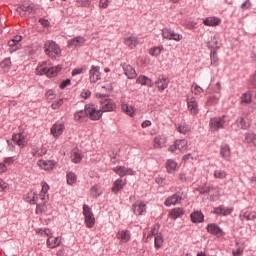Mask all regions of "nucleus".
<instances>
[{"mask_svg": "<svg viewBox=\"0 0 256 256\" xmlns=\"http://www.w3.org/2000/svg\"><path fill=\"white\" fill-rule=\"evenodd\" d=\"M61 71V66L49 67L47 62H42L36 68V75H47L48 77H56Z\"/></svg>", "mask_w": 256, "mask_h": 256, "instance_id": "f257e3e1", "label": "nucleus"}, {"mask_svg": "<svg viewBox=\"0 0 256 256\" xmlns=\"http://www.w3.org/2000/svg\"><path fill=\"white\" fill-rule=\"evenodd\" d=\"M44 51L45 54L51 59H56L61 55V48L59 47V45H57V43L51 40L47 41L44 44Z\"/></svg>", "mask_w": 256, "mask_h": 256, "instance_id": "f03ea898", "label": "nucleus"}, {"mask_svg": "<svg viewBox=\"0 0 256 256\" xmlns=\"http://www.w3.org/2000/svg\"><path fill=\"white\" fill-rule=\"evenodd\" d=\"M20 17H24L25 19H33L37 13V7L32 3H25L18 9Z\"/></svg>", "mask_w": 256, "mask_h": 256, "instance_id": "7ed1b4c3", "label": "nucleus"}, {"mask_svg": "<svg viewBox=\"0 0 256 256\" xmlns=\"http://www.w3.org/2000/svg\"><path fill=\"white\" fill-rule=\"evenodd\" d=\"M83 215L85 217L86 227H88V229H92V227L95 226V215L93 214L91 207L87 204L83 205Z\"/></svg>", "mask_w": 256, "mask_h": 256, "instance_id": "20e7f679", "label": "nucleus"}, {"mask_svg": "<svg viewBox=\"0 0 256 256\" xmlns=\"http://www.w3.org/2000/svg\"><path fill=\"white\" fill-rule=\"evenodd\" d=\"M85 109L86 115L90 117L91 121H99V119L103 117V112L101 110H97L95 104H87Z\"/></svg>", "mask_w": 256, "mask_h": 256, "instance_id": "39448f33", "label": "nucleus"}, {"mask_svg": "<svg viewBox=\"0 0 256 256\" xmlns=\"http://www.w3.org/2000/svg\"><path fill=\"white\" fill-rule=\"evenodd\" d=\"M162 37L163 39H166L167 41H182L183 35L175 32V30H171L170 28H164L162 29Z\"/></svg>", "mask_w": 256, "mask_h": 256, "instance_id": "423d86ee", "label": "nucleus"}, {"mask_svg": "<svg viewBox=\"0 0 256 256\" xmlns=\"http://www.w3.org/2000/svg\"><path fill=\"white\" fill-rule=\"evenodd\" d=\"M181 201H183V192L182 190H178L164 201V205L166 207H171V205H181Z\"/></svg>", "mask_w": 256, "mask_h": 256, "instance_id": "0eeeda50", "label": "nucleus"}, {"mask_svg": "<svg viewBox=\"0 0 256 256\" xmlns=\"http://www.w3.org/2000/svg\"><path fill=\"white\" fill-rule=\"evenodd\" d=\"M89 81L91 85H95L97 81H101V67L92 65L89 70Z\"/></svg>", "mask_w": 256, "mask_h": 256, "instance_id": "6e6552de", "label": "nucleus"}, {"mask_svg": "<svg viewBox=\"0 0 256 256\" xmlns=\"http://www.w3.org/2000/svg\"><path fill=\"white\" fill-rule=\"evenodd\" d=\"M21 41H23V36L16 35L13 39L8 41V51L9 53H15V51H19L21 49Z\"/></svg>", "mask_w": 256, "mask_h": 256, "instance_id": "1a4fd4ad", "label": "nucleus"}, {"mask_svg": "<svg viewBox=\"0 0 256 256\" xmlns=\"http://www.w3.org/2000/svg\"><path fill=\"white\" fill-rule=\"evenodd\" d=\"M39 196H40L42 203L37 204V206H36L37 215H39L40 213H45V211H47V201H49V194L40 192Z\"/></svg>", "mask_w": 256, "mask_h": 256, "instance_id": "9d476101", "label": "nucleus"}, {"mask_svg": "<svg viewBox=\"0 0 256 256\" xmlns=\"http://www.w3.org/2000/svg\"><path fill=\"white\" fill-rule=\"evenodd\" d=\"M223 125H225V120L223 117L212 118L209 122L211 131H219L220 129H223Z\"/></svg>", "mask_w": 256, "mask_h": 256, "instance_id": "9b49d317", "label": "nucleus"}, {"mask_svg": "<svg viewBox=\"0 0 256 256\" xmlns=\"http://www.w3.org/2000/svg\"><path fill=\"white\" fill-rule=\"evenodd\" d=\"M132 211L135 215H144L147 212V204L143 201H136L132 205Z\"/></svg>", "mask_w": 256, "mask_h": 256, "instance_id": "f8f14e48", "label": "nucleus"}, {"mask_svg": "<svg viewBox=\"0 0 256 256\" xmlns=\"http://www.w3.org/2000/svg\"><path fill=\"white\" fill-rule=\"evenodd\" d=\"M116 175H119V177H125L127 175H135V172L133 169L125 166H116L112 169Z\"/></svg>", "mask_w": 256, "mask_h": 256, "instance_id": "ddd939ff", "label": "nucleus"}, {"mask_svg": "<svg viewBox=\"0 0 256 256\" xmlns=\"http://www.w3.org/2000/svg\"><path fill=\"white\" fill-rule=\"evenodd\" d=\"M85 37L78 36L68 40V49H77V47H83L85 45Z\"/></svg>", "mask_w": 256, "mask_h": 256, "instance_id": "4468645a", "label": "nucleus"}, {"mask_svg": "<svg viewBox=\"0 0 256 256\" xmlns=\"http://www.w3.org/2000/svg\"><path fill=\"white\" fill-rule=\"evenodd\" d=\"M155 85L157 86L158 91L163 93V91L169 87V79L163 75H160L155 81Z\"/></svg>", "mask_w": 256, "mask_h": 256, "instance_id": "2eb2a0df", "label": "nucleus"}, {"mask_svg": "<svg viewBox=\"0 0 256 256\" xmlns=\"http://www.w3.org/2000/svg\"><path fill=\"white\" fill-rule=\"evenodd\" d=\"M153 147L154 149H163L167 147V136L165 135L156 136L153 140Z\"/></svg>", "mask_w": 256, "mask_h": 256, "instance_id": "dca6fc26", "label": "nucleus"}, {"mask_svg": "<svg viewBox=\"0 0 256 256\" xmlns=\"http://www.w3.org/2000/svg\"><path fill=\"white\" fill-rule=\"evenodd\" d=\"M115 110V102L109 98H105L104 100L101 101V109L102 113H107L109 111H114Z\"/></svg>", "mask_w": 256, "mask_h": 256, "instance_id": "f3484780", "label": "nucleus"}, {"mask_svg": "<svg viewBox=\"0 0 256 256\" xmlns=\"http://www.w3.org/2000/svg\"><path fill=\"white\" fill-rule=\"evenodd\" d=\"M63 131H65V124L56 123L51 127L50 133L57 139L63 135Z\"/></svg>", "mask_w": 256, "mask_h": 256, "instance_id": "a211bd4d", "label": "nucleus"}, {"mask_svg": "<svg viewBox=\"0 0 256 256\" xmlns=\"http://www.w3.org/2000/svg\"><path fill=\"white\" fill-rule=\"evenodd\" d=\"M12 141L18 145V147H27V137L24 134L18 133L12 136Z\"/></svg>", "mask_w": 256, "mask_h": 256, "instance_id": "6ab92c4d", "label": "nucleus"}, {"mask_svg": "<svg viewBox=\"0 0 256 256\" xmlns=\"http://www.w3.org/2000/svg\"><path fill=\"white\" fill-rule=\"evenodd\" d=\"M38 167L43 169L44 171H51L55 168V161L53 160H39L37 162Z\"/></svg>", "mask_w": 256, "mask_h": 256, "instance_id": "aec40b11", "label": "nucleus"}, {"mask_svg": "<svg viewBox=\"0 0 256 256\" xmlns=\"http://www.w3.org/2000/svg\"><path fill=\"white\" fill-rule=\"evenodd\" d=\"M126 185H127V180L126 179L123 180L119 178L113 183L111 191L112 193H115L117 195V193L121 191L123 187H125Z\"/></svg>", "mask_w": 256, "mask_h": 256, "instance_id": "412c9836", "label": "nucleus"}, {"mask_svg": "<svg viewBox=\"0 0 256 256\" xmlns=\"http://www.w3.org/2000/svg\"><path fill=\"white\" fill-rule=\"evenodd\" d=\"M116 237L121 243H129L131 241V232L129 230H120L117 232Z\"/></svg>", "mask_w": 256, "mask_h": 256, "instance_id": "4be33fe9", "label": "nucleus"}, {"mask_svg": "<svg viewBox=\"0 0 256 256\" xmlns=\"http://www.w3.org/2000/svg\"><path fill=\"white\" fill-rule=\"evenodd\" d=\"M187 105L188 111H190L192 115H197V113H199V105L197 104V100L195 98L192 97L188 99Z\"/></svg>", "mask_w": 256, "mask_h": 256, "instance_id": "5701e85b", "label": "nucleus"}, {"mask_svg": "<svg viewBox=\"0 0 256 256\" xmlns=\"http://www.w3.org/2000/svg\"><path fill=\"white\" fill-rule=\"evenodd\" d=\"M239 217L241 221H254V219L256 218V211H242Z\"/></svg>", "mask_w": 256, "mask_h": 256, "instance_id": "b1692460", "label": "nucleus"}, {"mask_svg": "<svg viewBox=\"0 0 256 256\" xmlns=\"http://www.w3.org/2000/svg\"><path fill=\"white\" fill-rule=\"evenodd\" d=\"M46 245L47 247H49V249H55V247H59V245H61V238L53 237V234H52L47 239Z\"/></svg>", "mask_w": 256, "mask_h": 256, "instance_id": "393cba45", "label": "nucleus"}, {"mask_svg": "<svg viewBox=\"0 0 256 256\" xmlns=\"http://www.w3.org/2000/svg\"><path fill=\"white\" fill-rule=\"evenodd\" d=\"M124 44L127 45V47H129L130 49H135V47H137V45L139 44V38H137L136 36L126 37L124 39Z\"/></svg>", "mask_w": 256, "mask_h": 256, "instance_id": "a878e982", "label": "nucleus"}, {"mask_svg": "<svg viewBox=\"0 0 256 256\" xmlns=\"http://www.w3.org/2000/svg\"><path fill=\"white\" fill-rule=\"evenodd\" d=\"M124 73L128 79H135L137 77V72H135V68H132L129 64L123 65Z\"/></svg>", "mask_w": 256, "mask_h": 256, "instance_id": "bb28decb", "label": "nucleus"}, {"mask_svg": "<svg viewBox=\"0 0 256 256\" xmlns=\"http://www.w3.org/2000/svg\"><path fill=\"white\" fill-rule=\"evenodd\" d=\"M166 169L168 173H177L179 166L177 165V162L173 159H169L166 162Z\"/></svg>", "mask_w": 256, "mask_h": 256, "instance_id": "cd10ccee", "label": "nucleus"}, {"mask_svg": "<svg viewBox=\"0 0 256 256\" xmlns=\"http://www.w3.org/2000/svg\"><path fill=\"white\" fill-rule=\"evenodd\" d=\"M203 23L206 27H217V25H221V19L217 17H208L204 19Z\"/></svg>", "mask_w": 256, "mask_h": 256, "instance_id": "c85d7f7f", "label": "nucleus"}, {"mask_svg": "<svg viewBox=\"0 0 256 256\" xmlns=\"http://www.w3.org/2000/svg\"><path fill=\"white\" fill-rule=\"evenodd\" d=\"M192 223H203L205 216L201 211H194L190 214Z\"/></svg>", "mask_w": 256, "mask_h": 256, "instance_id": "c756f323", "label": "nucleus"}, {"mask_svg": "<svg viewBox=\"0 0 256 256\" xmlns=\"http://www.w3.org/2000/svg\"><path fill=\"white\" fill-rule=\"evenodd\" d=\"M31 154L33 155V157H43V155H47V148L43 146L40 148L37 146H33Z\"/></svg>", "mask_w": 256, "mask_h": 256, "instance_id": "7c9ffc66", "label": "nucleus"}, {"mask_svg": "<svg viewBox=\"0 0 256 256\" xmlns=\"http://www.w3.org/2000/svg\"><path fill=\"white\" fill-rule=\"evenodd\" d=\"M185 211L183 210V208H173L172 210H170L168 216L170 217V219H179V217H183Z\"/></svg>", "mask_w": 256, "mask_h": 256, "instance_id": "2f4dec72", "label": "nucleus"}, {"mask_svg": "<svg viewBox=\"0 0 256 256\" xmlns=\"http://www.w3.org/2000/svg\"><path fill=\"white\" fill-rule=\"evenodd\" d=\"M208 233H211L212 235H217L220 237V235H223V230L217 226V224H208L207 226Z\"/></svg>", "mask_w": 256, "mask_h": 256, "instance_id": "473e14b6", "label": "nucleus"}, {"mask_svg": "<svg viewBox=\"0 0 256 256\" xmlns=\"http://www.w3.org/2000/svg\"><path fill=\"white\" fill-rule=\"evenodd\" d=\"M87 110H80L74 114V120L78 123H83V121H87Z\"/></svg>", "mask_w": 256, "mask_h": 256, "instance_id": "72a5a7b5", "label": "nucleus"}, {"mask_svg": "<svg viewBox=\"0 0 256 256\" xmlns=\"http://www.w3.org/2000/svg\"><path fill=\"white\" fill-rule=\"evenodd\" d=\"M71 159L73 163H81L83 153L79 149L72 150Z\"/></svg>", "mask_w": 256, "mask_h": 256, "instance_id": "f704fd0d", "label": "nucleus"}, {"mask_svg": "<svg viewBox=\"0 0 256 256\" xmlns=\"http://www.w3.org/2000/svg\"><path fill=\"white\" fill-rule=\"evenodd\" d=\"M176 146L180 153H185V151H187V149L189 148V144L185 139L176 140Z\"/></svg>", "mask_w": 256, "mask_h": 256, "instance_id": "c9c22d12", "label": "nucleus"}, {"mask_svg": "<svg viewBox=\"0 0 256 256\" xmlns=\"http://www.w3.org/2000/svg\"><path fill=\"white\" fill-rule=\"evenodd\" d=\"M136 81L140 85H147L148 87H153V80H151V78L147 76H139Z\"/></svg>", "mask_w": 256, "mask_h": 256, "instance_id": "e433bc0d", "label": "nucleus"}, {"mask_svg": "<svg viewBox=\"0 0 256 256\" xmlns=\"http://www.w3.org/2000/svg\"><path fill=\"white\" fill-rule=\"evenodd\" d=\"M162 52H163V45L154 46L150 48L149 55H151V57H159V55H161Z\"/></svg>", "mask_w": 256, "mask_h": 256, "instance_id": "4c0bfd02", "label": "nucleus"}, {"mask_svg": "<svg viewBox=\"0 0 256 256\" xmlns=\"http://www.w3.org/2000/svg\"><path fill=\"white\" fill-rule=\"evenodd\" d=\"M122 110L126 115H129V117H135V107L129 105V104H123Z\"/></svg>", "mask_w": 256, "mask_h": 256, "instance_id": "58836bf2", "label": "nucleus"}, {"mask_svg": "<svg viewBox=\"0 0 256 256\" xmlns=\"http://www.w3.org/2000/svg\"><path fill=\"white\" fill-rule=\"evenodd\" d=\"M236 124L239 129H248V127L250 126L249 120L247 118H239L236 121Z\"/></svg>", "mask_w": 256, "mask_h": 256, "instance_id": "ea45409f", "label": "nucleus"}, {"mask_svg": "<svg viewBox=\"0 0 256 256\" xmlns=\"http://www.w3.org/2000/svg\"><path fill=\"white\" fill-rule=\"evenodd\" d=\"M66 179L69 185H75L77 183V174L73 172H68L66 175Z\"/></svg>", "mask_w": 256, "mask_h": 256, "instance_id": "a19ab883", "label": "nucleus"}, {"mask_svg": "<svg viewBox=\"0 0 256 256\" xmlns=\"http://www.w3.org/2000/svg\"><path fill=\"white\" fill-rule=\"evenodd\" d=\"M154 247L155 249H161L163 247V235L157 234L154 239Z\"/></svg>", "mask_w": 256, "mask_h": 256, "instance_id": "79ce46f5", "label": "nucleus"}, {"mask_svg": "<svg viewBox=\"0 0 256 256\" xmlns=\"http://www.w3.org/2000/svg\"><path fill=\"white\" fill-rule=\"evenodd\" d=\"M245 141L246 143L253 144L254 147H256V134L255 133H247L245 135Z\"/></svg>", "mask_w": 256, "mask_h": 256, "instance_id": "37998d69", "label": "nucleus"}, {"mask_svg": "<svg viewBox=\"0 0 256 256\" xmlns=\"http://www.w3.org/2000/svg\"><path fill=\"white\" fill-rule=\"evenodd\" d=\"M1 69H4V71H9L11 69V59L6 58L4 59L0 64Z\"/></svg>", "mask_w": 256, "mask_h": 256, "instance_id": "c03bdc74", "label": "nucleus"}, {"mask_svg": "<svg viewBox=\"0 0 256 256\" xmlns=\"http://www.w3.org/2000/svg\"><path fill=\"white\" fill-rule=\"evenodd\" d=\"M90 195L91 197H94V199H97L101 193H99V187L97 185H94L90 189Z\"/></svg>", "mask_w": 256, "mask_h": 256, "instance_id": "a18cd8bd", "label": "nucleus"}, {"mask_svg": "<svg viewBox=\"0 0 256 256\" xmlns=\"http://www.w3.org/2000/svg\"><path fill=\"white\" fill-rule=\"evenodd\" d=\"M38 235H41V237H48L50 235H53V233L48 229V228H44V229H39L37 230Z\"/></svg>", "mask_w": 256, "mask_h": 256, "instance_id": "49530a36", "label": "nucleus"}, {"mask_svg": "<svg viewBox=\"0 0 256 256\" xmlns=\"http://www.w3.org/2000/svg\"><path fill=\"white\" fill-rule=\"evenodd\" d=\"M64 100L63 98H60L58 100H55L52 104H51V109H53L54 111L59 109V107H61V105H63Z\"/></svg>", "mask_w": 256, "mask_h": 256, "instance_id": "de8ad7c7", "label": "nucleus"}, {"mask_svg": "<svg viewBox=\"0 0 256 256\" xmlns=\"http://www.w3.org/2000/svg\"><path fill=\"white\" fill-rule=\"evenodd\" d=\"M9 189V184L0 178V193H5Z\"/></svg>", "mask_w": 256, "mask_h": 256, "instance_id": "09e8293b", "label": "nucleus"}, {"mask_svg": "<svg viewBox=\"0 0 256 256\" xmlns=\"http://www.w3.org/2000/svg\"><path fill=\"white\" fill-rule=\"evenodd\" d=\"M157 235H159V225L155 224L150 231V234L148 235V237H157Z\"/></svg>", "mask_w": 256, "mask_h": 256, "instance_id": "8fccbe9b", "label": "nucleus"}, {"mask_svg": "<svg viewBox=\"0 0 256 256\" xmlns=\"http://www.w3.org/2000/svg\"><path fill=\"white\" fill-rule=\"evenodd\" d=\"M192 93H194V95H201V93H203V88L197 84H194L192 85Z\"/></svg>", "mask_w": 256, "mask_h": 256, "instance_id": "3c124183", "label": "nucleus"}, {"mask_svg": "<svg viewBox=\"0 0 256 256\" xmlns=\"http://www.w3.org/2000/svg\"><path fill=\"white\" fill-rule=\"evenodd\" d=\"M241 101L243 103H251V92H246L242 94Z\"/></svg>", "mask_w": 256, "mask_h": 256, "instance_id": "603ef678", "label": "nucleus"}, {"mask_svg": "<svg viewBox=\"0 0 256 256\" xmlns=\"http://www.w3.org/2000/svg\"><path fill=\"white\" fill-rule=\"evenodd\" d=\"M109 3H111V0H100L98 7L100 9H107V7H109Z\"/></svg>", "mask_w": 256, "mask_h": 256, "instance_id": "864d4df0", "label": "nucleus"}, {"mask_svg": "<svg viewBox=\"0 0 256 256\" xmlns=\"http://www.w3.org/2000/svg\"><path fill=\"white\" fill-rule=\"evenodd\" d=\"M179 133H182L183 135H185L186 133H189V126H187L186 124L180 125L177 128Z\"/></svg>", "mask_w": 256, "mask_h": 256, "instance_id": "5fc2aeb1", "label": "nucleus"}, {"mask_svg": "<svg viewBox=\"0 0 256 256\" xmlns=\"http://www.w3.org/2000/svg\"><path fill=\"white\" fill-rule=\"evenodd\" d=\"M28 195L30 197V205H35L37 203V194H35V192H30Z\"/></svg>", "mask_w": 256, "mask_h": 256, "instance_id": "6e6d98bb", "label": "nucleus"}, {"mask_svg": "<svg viewBox=\"0 0 256 256\" xmlns=\"http://www.w3.org/2000/svg\"><path fill=\"white\" fill-rule=\"evenodd\" d=\"M45 95L47 101H53V99H55L56 97L55 92H53V90H48Z\"/></svg>", "mask_w": 256, "mask_h": 256, "instance_id": "4d7b16f0", "label": "nucleus"}, {"mask_svg": "<svg viewBox=\"0 0 256 256\" xmlns=\"http://www.w3.org/2000/svg\"><path fill=\"white\" fill-rule=\"evenodd\" d=\"M214 213H216V215H225V208H223V206L217 207L214 209Z\"/></svg>", "mask_w": 256, "mask_h": 256, "instance_id": "13d9d810", "label": "nucleus"}, {"mask_svg": "<svg viewBox=\"0 0 256 256\" xmlns=\"http://www.w3.org/2000/svg\"><path fill=\"white\" fill-rule=\"evenodd\" d=\"M41 193H45L46 195L49 193V184H47V182H42Z\"/></svg>", "mask_w": 256, "mask_h": 256, "instance_id": "bf43d9fd", "label": "nucleus"}, {"mask_svg": "<svg viewBox=\"0 0 256 256\" xmlns=\"http://www.w3.org/2000/svg\"><path fill=\"white\" fill-rule=\"evenodd\" d=\"M232 255L233 256H241L243 255V248L238 247L236 250L232 251Z\"/></svg>", "mask_w": 256, "mask_h": 256, "instance_id": "052dcab7", "label": "nucleus"}, {"mask_svg": "<svg viewBox=\"0 0 256 256\" xmlns=\"http://www.w3.org/2000/svg\"><path fill=\"white\" fill-rule=\"evenodd\" d=\"M89 97H91V91H89V90L82 91V93H81L82 99H89Z\"/></svg>", "mask_w": 256, "mask_h": 256, "instance_id": "680f3d73", "label": "nucleus"}, {"mask_svg": "<svg viewBox=\"0 0 256 256\" xmlns=\"http://www.w3.org/2000/svg\"><path fill=\"white\" fill-rule=\"evenodd\" d=\"M168 151L170 153H175V151H179V149L177 148V142H174L173 145L169 146Z\"/></svg>", "mask_w": 256, "mask_h": 256, "instance_id": "e2e57ef3", "label": "nucleus"}, {"mask_svg": "<svg viewBox=\"0 0 256 256\" xmlns=\"http://www.w3.org/2000/svg\"><path fill=\"white\" fill-rule=\"evenodd\" d=\"M151 125H153L151 123V120H145L144 122H142L141 127L142 129H147V127H151Z\"/></svg>", "mask_w": 256, "mask_h": 256, "instance_id": "0e129e2a", "label": "nucleus"}, {"mask_svg": "<svg viewBox=\"0 0 256 256\" xmlns=\"http://www.w3.org/2000/svg\"><path fill=\"white\" fill-rule=\"evenodd\" d=\"M67 85H71V80H69V79L64 80V81L60 84V89H65V87H67Z\"/></svg>", "mask_w": 256, "mask_h": 256, "instance_id": "69168bd1", "label": "nucleus"}, {"mask_svg": "<svg viewBox=\"0 0 256 256\" xmlns=\"http://www.w3.org/2000/svg\"><path fill=\"white\" fill-rule=\"evenodd\" d=\"M242 9H251V2L249 0H246L243 4H242Z\"/></svg>", "mask_w": 256, "mask_h": 256, "instance_id": "338daca9", "label": "nucleus"}, {"mask_svg": "<svg viewBox=\"0 0 256 256\" xmlns=\"http://www.w3.org/2000/svg\"><path fill=\"white\" fill-rule=\"evenodd\" d=\"M81 73H83V68H76L72 71V75H81Z\"/></svg>", "mask_w": 256, "mask_h": 256, "instance_id": "774afa93", "label": "nucleus"}]
</instances>
